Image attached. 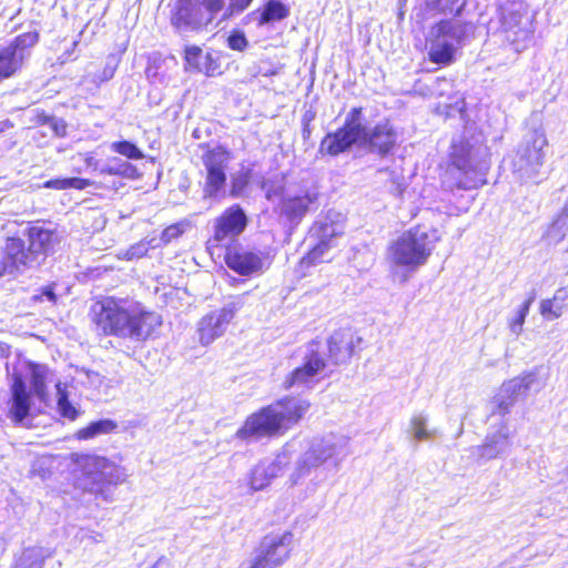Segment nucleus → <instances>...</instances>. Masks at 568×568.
Here are the masks:
<instances>
[{"label":"nucleus","instance_id":"nucleus-27","mask_svg":"<svg viewBox=\"0 0 568 568\" xmlns=\"http://www.w3.org/2000/svg\"><path fill=\"white\" fill-rule=\"evenodd\" d=\"M185 70L203 72L207 77L220 74V63L213 53L203 54L199 47H189L185 49Z\"/></svg>","mask_w":568,"mask_h":568},{"label":"nucleus","instance_id":"nucleus-21","mask_svg":"<svg viewBox=\"0 0 568 568\" xmlns=\"http://www.w3.org/2000/svg\"><path fill=\"white\" fill-rule=\"evenodd\" d=\"M396 141L397 134L394 128L385 121L367 129L364 136H361V148L385 156L394 149Z\"/></svg>","mask_w":568,"mask_h":568},{"label":"nucleus","instance_id":"nucleus-26","mask_svg":"<svg viewBox=\"0 0 568 568\" xmlns=\"http://www.w3.org/2000/svg\"><path fill=\"white\" fill-rule=\"evenodd\" d=\"M24 235L28 240L27 247L41 265L52 246L54 232L41 225H32L26 230Z\"/></svg>","mask_w":568,"mask_h":568},{"label":"nucleus","instance_id":"nucleus-52","mask_svg":"<svg viewBox=\"0 0 568 568\" xmlns=\"http://www.w3.org/2000/svg\"><path fill=\"white\" fill-rule=\"evenodd\" d=\"M170 567V562L166 558L162 557L160 558L153 566L152 568H169Z\"/></svg>","mask_w":568,"mask_h":568},{"label":"nucleus","instance_id":"nucleus-10","mask_svg":"<svg viewBox=\"0 0 568 568\" xmlns=\"http://www.w3.org/2000/svg\"><path fill=\"white\" fill-rule=\"evenodd\" d=\"M320 342L312 341L306 347L303 363L285 378V389L313 388L327 366L325 352L320 351Z\"/></svg>","mask_w":568,"mask_h":568},{"label":"nucleus","instance_id":"nucleus-4","mask_svg":"<svg viewBox=\"0 0 568 568\" xmlns=\"http://www.w3.org/2000/svg\"><path fill=\"white\" fill-rule=\"evenodd\" d=\"M348 444L349 439L343 435L329 434L325 437L313 438L296 460L295 468L290 476L292 485H296L328 462L338 466L351 453Z\"/></svg>","mask_w":568,"mask_h":568},{"label":"nucleus","instance_id":"nucleus-7","mask_svg":"<svg viewBox=\"0 0 568 568\" xmlns=\"http://www.w3.org/2000/svg\"><path fill=\"white\" fill-rule=\"evenodd\" d=\"M204 181L203 199L220 202L226 196V170L232 160L231 152L224 146H215L203 153Z\"/></svg>","mask_w":568,"mask_h":568},{"label":"nucleus","instance_id":"nucleus-47","mask_svg":"<svg viewBox=\"0 0 568 568\" xmlns=\"http://www.w3.org/2000/svg\"><path fill=\"white\" fill-rule=\"evenodd\" d=\"M47 121L48 126L55 136L63 138L67 135V123L63 119L53 116V119H48Z\"/></svg>","mask_w":568,"mask_h":568},{"label":"nucleus","instance_id":"nucleus-42","mask_svg":"<svg viewBox=\"0 0 568 568\" xmlns=\"http://www.w3.org/2000/svg\"><path fill=\"white\" fill-rule=\"evenodd\" d=\"M78 47V41L74 38H62L58 41L57 50H61L62 53L58 55V61L61 64L67 63L68 61L74 60L77 55H74V50Z\"/></svg>","mask_w":568,"mask_h":568},{"label":"nucleus","instance_id":"nucleus-34","mask_svg":"<svg viewBox=\"0 0 568 568\" xmlns=\"http://www.w3.org/2000/svg\"><path fill=\"white\" fill-rule=\"evenodd\" d=\"M536 298V292L532 290L525 302L517 308L515 315L508 320V326L513 334L519 335L523 332V326L529 313L530 306Z\"/></svg>","mask_w":568,"mask_h":568},{"label":"nucleus","instance_id":"nucleus-5","mask_svg":"<svg viewBox=\"0 0 568 568\" xmlns=\"http://www.w3.org/2000/svg\"><path fill=\"white\" fill-rule=\"evenodd\" d=\"M547 138L542 129L527 132L513 160V172L520 182H536L544 164Z\"/></svg>","mask_w":568,"mask_h":568},{"label":"nucleus","instance_id":"nucleus-12","mask_svg":"<svg viewBox=\"0 0 568 568\" xmlns=\"http://www.w3.org/2000/svg\"><path fill=\"white\" fill-rule=\"evenodd\" d=\"M276 410L271 404L247 416L237 429L235 437L246 444L256 443L264 438H272L285 434Z\"/></svg>","mask_w":568,"mask_h":568},{"label":"nucleus","instance_id":"nucleus-59","mask_svg":"<svg viewBox=\"0 0 568 568\" xmlns=\"http://www.w3.org/2000/svg\"><path fill=\"white\" fill-rule=\"evenodd\" d=\"M509 44H510V47H511V49H513L514 51H516V52H519V51H520V47H519V41H518V40H514V41H511Z\"/></svg>","mask_w":568,"mask_h":568},{"label":"nucleus","instance_id":"nucleus-30","mask_svg":"<svg viewBox=\"0 0 568 568\" xmlns=\"http://www.w3.org/2000/svg\"><path fill=\"white\" fill-rule=\"evenodd\" d=\"M197 16V9L191 0H179L171 22L176 28L195 27L200 24Z\"/></svg>","mask_w":568,"mask_h":568},{"label":"nucleus","instance_id":"nucleus-37","mask_svg":"<svg viewBox=\"0 0 568 568\" xmlns=\"http://www.w3.org/2000/svg\"><path fill=\"white\" fill-rule=\"evenodd\" d=\"M92 182L88 179L82 178H64V179H52L44 182L43 186L48 189L55 190H67V189H75V190H84L90 186Z\"/></svg>","mask_w":568,"mask_h":568},{"label":"nucleus","instance_id":"nucleus-8","mask_svg":"<svg viewBox=\"0 0 568 568\" xmlns=\"http://www.w3.org/2000/svg\"><path fill=\"white\" fill-rule=\"evenodd\" d=\"M335 217H337L336 213L328 212L324 216H318L313 223L307 237L312 244L308 253L301 260L303 266L308 267L323 262L331 248L332 240L343 233V226L335 221Z\"/></svg>","mask_w":568,"mask_h":568},{"label":"nucleus","instance_id":"nucleus-39","mask_svg":"<svg viewBox=\"0 0 568 568\" xmlns=\"http://www.w3.org/2000/svg\"><path fill=\"white\" fill-rule=\"evenodd\" d=\"M110 149L129 160H142L144 158L143 151L135 143L128 140L112 142Z\"/></svg>","mask_w":568,"mask_h":568},{"label":"nucleus","instance_id":"nucleus-60","mask_svg":"<svg viewBox=\"0 0 568 568\" xmlns=\"http://www.w3.org/2000/svg\"><path fill=\"white\" fill-rule=\"evenodd\" d=\"M231 36L237 37V36H243V33L239 30H233Z\"/></svg>","mask_w":568,"mask_h":568},{"label":"nucleus","instance_id":"nucleus-13","mask_svg":"<svg viewBox=\"0 0 568 568\" xmlns=\"http://www.w3.org/2000/svg\"><path fill=\"white\" fill-rule=\"evenodd\" d=\"M489 429L481 445L470 447V456L483 464L488 460L505 457L509 454L511 447L508 419H495L494 423L487 419Z\"/></svg>","mask_w":568,"mask_h":568},{"label":"nucleus","instance_id":"nucleus-24","mask_svg":"<svg viewBox=\"0 0 568 568\" xmlns=\"http://www.w3.org/2000/svg\"><path fill=\"white\" fill-rule=\"evenodd\" d=\"M355 341L361 342L359 337H355L349 328L336 331L327 341V351L329 359L333 364L339 365L346 363L353 355Z\"/></svg>","mask_w":568,"mask_h":568},{"label":"nucleus","instance_id":"nucleus-61","mask_svg":"<svg viewBox=\"0 0 568 568\" xmlns=\"http://www.w3.org/2000/svg\"><path fill=\"white\" fill-rule=\"evenodd\" d=\"M266 197H267L268 200H271V199H272V192H271V191H268V192L266 193Z\"/></svg>","mask_w":568,"mask_h":568},{"label":"nucleus","instance_id":"nucleus-3","mask_svg":"<svg viewBox=\"0 0 568 568\" xmlns=\"http://www.w3.org/2000/svg\"><path fill=\"white\" fill-rule=\"evenodd\" d=\"M439 241L437 230L415 226L404 232L388 246V258L395 266L416 271L425 265Z\"/></svg>","mask_w":568,"mask_h":568},{"label":"nucleus","instance_id":"nucleus-18","mask_svg":"<svg viewBox=\"0 0 568 568\" xmlns=\"http://www.w3.org/2000/svg\"><path fill=\"white\" fill-rule=\"evenodd\" d=\"M291 462V453L285 446L274 458L261 460L250 474V487L252 490H262L267 487L273 479L282 476Z\"/></svg>","mask_w":568,"mask_h":568},{"label":"nucleus","instance_id":"nucleus-43","mask_svg":"<svg viewBox=\"0 0 568 568\" xmlns=\"http://www.w3.org/2000/svg\"><path fill=\"white\" fill-rule=\"evenodd\" d=\"M567 232L568 220L562 216H557L548 229V236L559 242L566 236Z\"/></svg>","mask_w":568,"mask_h":568},{"label":"nucleus","instance_id":"nucleus-16","mask_svg":"<svg viewBox=\"0 0 568 568\" xmlns=\"http://www.w3.org/2000/svg\"><path fill=\"white\" fill-rule=\"evenodd\" d=\"M40 265L26 246L24 240L16 236L8 237L0 260V277L17 276Z\"/></svg>","mask_w":568,"mask_h":568},{"label":"nucleus","instance_id":"nucleus-28","mask_svg":"<svg viewBox=\"0 0 568 568\" xmlns=\"http://www.w3.org/2000/svg\"><path fill=\"white\" fill-rule=\"evenodd\" d=\"M426 48L429 61L439 65L453 63L458 51V45L447 38H429Z\"/></svg>","mask_w":568,"mask_h":568},{"label":"nucleus","instance_id":"nucleus-53","mask_svg":"<svg viewBox=\"0 0 568 568\" xmlns=\"http://www.w3.org/2000/svg\"><path fill=\"white\" fill-rule=\"evenodd\" d=\"M252 1L253 0H237V2L235 3L236 10L242 11V10L246 9Z\"/></svg>","mask_w":568,"mask_h":568},{"label":"nucleus","instance_id":"nucleus-36","mask_svg":"<svg viewBox=\"0 0 568 568\" xmlns=\"http://www.w3.org/2000/svg\"><path fill=\"white\" fill-rule=\"evenodd\" d=\"M55 388L58 397L57 406L60 415L70 420H74L79 415V410L70 402L67 386L59 382L57 383Z\"/></svg>","mask_w":568,"mask_h":568},{"label":"nucleus","instance_id":"nucleus-17","mask_svg":"<svg viewBox=\"0 0 568 568\" xmlns=\"http://www.w3.org/2000/svg\"><path fill=\"white\" fill-rule=\"evenodd\" d=\"M224 261L229 268L241 276L260 275L271 265L267 253L244 247L227 248Z\"/></svg>","mask_w":568,"mask_h":568},{"label":"nucleus","instance_id":"nucleus-51","mask_svg":"<svg viewBox=\"0 0 568 568\" xmlns=\"http://www.w3.org/2000/svg\"><path fill=\"white\" fill-rule=\"evenodd\" d=\"M97 172H99V174H101V175H104V174L113 175V169H112L111 162L109 161L106 164L98 166Z\"/></svg>","mask_w":568,"mask_h":568},{"label":"nucleus","instance_id":"nucleus-56","mask_svg":"<svg viewBox=\"0 0 568 568\" xmlns=\"http://www.w3.org/2000/svg\"><path fill=\"white\" fill-rule=\"evenodd\" d=\"M113 74H114V68H109L108 67L103 71V75H104L103 79L104 80H109V79H111L113 77Z\"/></svg>","mask_w":568,"mask_h":568},{"label":"nucleus","instance_id":"nucleus-50","mask_svg":"<svg viewBox=\"0 0 568 568\" xmlns=\"http://www.w3.org/2000/svg\"><path fill=\"white\" fill-rule=\"evenodd\" d=\"M41 296L44 297L47 301H49L51 303H55L57 302V294L54 292V287L51 286V285L43 286L41 288Z\"/></svg>","mask_w":568,"mask_h":568},{"label":"nucleus","instance_id":"nucleus-40","mask_svg":"<svg viewBox=\"0 0 568 568\" xmlns=\"http://www.w3.org/2000/svg\"><path fill=\"white\" fill-rule=\"evenodd\" d=\"M362 112L363 109L361 106L353 108L346 115L343 128L349 130L358 136H364L367 131V126L362 122Z\"/></svg>","mask_w":568,"mask_h":568},{"label":"nucleus","instance_id":"nucleus-29","mask_svg":"<svg viewBox=\"0 0 568 568\" xmlns=\"http://www.w3.org/2000/svg\"><path fill=\"white\" fill-rule=\"evenodd\" d=\"M50 557L51 551L42 546L27 547L16 559L13 568H43L44 560Z\"/></svg>","mask_w":568,"mask_h":568},{"label":"nucleus","instance_id":"nucleus-22","mask_svg":"<svg viewBox=\"0 0 568 568\" xmlns=\"http://www.w3.org/2000/svg\"><path fill=\"white\" fill-rule=\"evenodd\" d=\"M271 406L276 410L281 425L287 432L303 418L311 404L305 398L286 396L272 403Z\"/></svg>","mask_w":568,"mask_h":568},{"label":"nucleus","instance_id":"nucleus-23","mask_svg":"<svg viewBox=\"0 0 568 568\" xmlns=\"http://www.w3.org/2000/svg\"><path fill=\"white\" fill-rule=\"evenodd\" d=\"M26 38H14L8 45H0V81L13 77L24 60Z\"/></svg>","mask_w":568,"mask_h":568},{"label":"nucleus","instance_id":"nucleus-44","mask_svg":"<svg viewBox=\"0 0 568 568\" xmlns=\"http://www.w3.org/2000/svg\"><path fill=\"white\" fill-rule=\"evenodd\" d=\"M149 250L150 242L143 240L130 246V248L124 253V257L126 260L141 258L146 255Z\"/></svg>","mask_w":568,"mask_h":568},{"label":"nucleus","instance_id":"nucleus-33","mask_svg":"<svg viewBox=\"0 0 568 568\" xmlns=\"http://www.w3.org/2000/svg\"><path fill=\"white\" fill-rule=\"evenodd\" d=\"M118 427L116 422L110 418H103L91 422L87 427L81 428L77 433V437L81 440L94 438L114 432Z\"/></svg>","mask_w":568,"mask_h":568},{"label":"nucleus","instance_id":"nucleus-54","mask_svg":"<svg viewBox=\"0 0 568 568\" xmlns=\"http://www.w3.org/2000/svg\"><path fill=\"white\" fill-rule=\"evenodd\" d=\"M54 115H48V114H40L38 116V123H40L41 125H48V119H53Z\"/></svg>","mask_w":568,"mask_h":568},{"label":"nucleus","instance_id":"nucleus-19","mask_svg":"<svg viewBox=\"0 0 568 568\" xmlns=\"http://www.w3.org/2000/svg\"><path fill=\"white\" fill-rule=\"evenodd\" d=\"M316 200V194L308 190H286L281 195L278 205L280 215L285 217L291 226H296L307 214L311 205Z\"/></svg>","mask_w":568,"mask_h":568},{"label":"nucleus","instance_id":"nucleus-58","mask_svg":"<svg viewBox=\"0 0 568 568\" xmlns=\"http://www.w3.org/2000/svg\"><path fill=\"white\" fill-rule=\"evenodd\" d=\"M558 216H562V217L568 220V199L566 200V202L564 204V207L561 209V211L558 214Z\"/></svg>","mask_w":568,"mask_h":568},{"label":"nucleus","instance_id":"nucleus-45","mask_svg":"<svg viewBox=\"0 0 568 568\" xmlns=\"http://www.w3.org/2000/svg\"><path fill=\"white\" fill-rule=\"evenodd\" d=\"M450 2V0H427L425 10L429 17L443 14L446 11V4Z\"/></svg>","mask_w":568,"mask_h":568},{"label":"nucleus","instance_id":"nucleus-57","mask_svg":"<svg viewBox=\"0 0 568 568\" xmlns=\"http://www.w3.org/2000/svg\"><path fill=\"white\" fill-rule=\"evenodd\" d=\"M222 9V2L220 0H215L214 2H212L210 4V10L211 11H217V10H221Z\"/></svg>","mask_w":568,"mask_h":568},{"label":"nucleus","instance_id":"nucleus-48","mask_svg":"<svg viewBox=\"0 0 568 568\" xmlns=\"http://www.w3.org/2000/svg\"><path fill=\"white\" fill-rule=\"evenodd\" d=\"M436 36H452L454 32V26L449 20H440L436 27Z\"/></svg>","mask_w":568,"mask_h":568},{"label":"nucleus","instance_id":"nucleus-15","mask_svg":"<svg viewBox=\"0 0 568 568\" xmlns=\"http://www.w3.org/2000/svg\"><path fill=\"white\" fill-rule=\"evenodd\" d=\"M454 166L465 175L464 181H459V187L470 190L485 183V175L489 163L479 151L462 146L452 154Z\"/></svg>","mask_w":568,"mask_h":568},{"label":"nucleus","instance_id":"nucleus-25","mask_svg":"<svg viewBox=\"0 0 568 568\" xmlns=\"http://www.w3.org/2000/svg\"><path fill=\"white\" fill-rule=\"evenodd\" d=\"M355 144L361 146V136L356 135L349 130L341 128L335 132L327 133L322 139L320 144V152L322 154L337 156L348 151Z\"/></svg>","mask_w":568,"mask_h":568},{"label":"nucleus","instance_id":"nucleus-31","mask_svg":"<svg viewBox=\"0 0 568 568\" xmlns=\"http://www.w3.org/2000/svg\"><path fill=\"white\" fill-rule=\"evenodd\" d=\"M568 293L565 288L558 290L551 298H545L540 302L539 312L547 321L559 318L566 308L565 301Z\"/></svg>","mask_w":568,"mask_h":568},{"label":"nucleus","instance_id":"nucleus-49","mask_svg":"<svg viewBox=\"0 0 568 568\" xmlns=\"http://www.w3.org/2000/svg\"><path fill=\"white\" fill-rule=\"evenodd\" d=\"M232 50L244 51L248 47L247 38H226Z\"/></svg>","mask_w":568,"mask_h":568},{"label":"nucleus","instance_id":"nucleus-55","mask_svg":"<svg viewBox=\"0 0 568 568\" xmlns=\"http://www.w3.org/2000/svg\"><path fill=\"white\" fill-rule=\"evenodd\" d=\"M85 163L89 168H93L94 171L98 170L99 164L94 158H92V156L87 158Z\"/></svg>","mask_w":568,"mask_h":568},{"label":"nucleus","instance_id":"nucleus-11","mask_svg":"<svg viewBox=\"0 0 568 568\" xmlns=\"http://www.w3.org/2000/svg\"><path fill=\"white\" fill-rule=\"evenodd\" d=\"M538 372H530L505 382L494 398L489 420L494 423L495 419L507 418L510 408L518 397L525 395L531 388L535 390L540 389L544 383L538 381Z\"/></svg>","mask_w":568,"mask_h":568},{"label":"nucleus","instance_id":"nucleus-35","mask_svg":"<svg viewBox=\"0 0 568 568\" xmlns=\"http://www.w3.org/2000/svg\"><path fill=\"white\" fill-rule=\"evenodd\" d=\"M288 13V8L280 0H270L264 4L260 13L258 22L267 23L271 21H278L286 18Z\"/></svg>","mask_w":568,"mask_h":568},{"label":"nucleus","instance_id":"nucleus-38","mask_svg":"<svg viewBox=\"0 0 568 568\" xmlns=\"http://www.w3.org/2000/svg\"><path fill=\"white\" fill-rule=\"evenodd\" d=\"M427 419V416L423 413L414 415L410 419V432L418 442L429 439L435 435V430H428L426 428Z\"/></svg>","mask_w":568,"mask_h":568},{"label":"nucleus","instance_id":"nucleus-2","mask_svg":"<svg viewBox=\"0 0 568 568\" xmlns=\"http://www.w3.org/2000/svg\"><path fill=\"white\" fill-rule=\"evenodd\" d=\"M48 366L32 362L28 363L24 373L12 374L8 409V417L12 423L21 424L29 416L32 395L41 403L48 402Z\"/></svg>","mask_w":568,"mask_h":568},{"label":"nucleus","instance_id":"nucleus-46","mask_svg":"<svg viewBox=\"0 0 568 568\" xmlns=\"http://www.w3.org/2000/svg\"><path fill=\"white\" fill-rule=\"evenodd\" d=\"M183 226L182 224H172L168 227H165L161 234V241L164 244L170 243L171 241L178 239L183 233Z\"/></svg>","mask_w":568,"mask_h":568},{"label":"nucleus","instance_id":"nucleus-41","mask_svg":"<svg viewBox=\"0 0 568 568\" xmlns=\"http://www.w3.org/2000/svg\"><path fill=\"white\" fill-rule=\"evenodd\" d=\"M110 162L112 164L113 175L131 180L139 179L141 175L138 168L128 161L112 158Z\"/></svg>","mask_w":568,"mask_h":568},{"label":"nucleus","instance_id":"nucleus-63","mask_svg":"<svg viewBox=\"0 0 568 568\" xmlns=\"http://www.w3.org/2000/svg\"><path fill=\"white\" fill-rule=\"evenodd\" d=\"M102 496L103 499H106V496L103 494H100Z\"/></svg>","mask_w":568,"mask_h":568},{"label":"nucleus","instance_id":"nucleus-62","mask_svg":"<svg viewBox=\"0 0 568 568\" xmlns=\"http://www.w3.org/2000/svg\"><path fill=\"white\" fill-rule=\"evenodd\" d=\"M37 39H38V38H31V42H30V44H34V42H36V40H37Z\"/></svg>","mask_w":568,"mask_h":568},{"label":"nucleus","instance_id":"nucleus-1","mask_svg":"<svg viewBox=\"0 0 568 568\" xmlns=\"http://www.w3.org/2000/svg\"><path fill=\"white\" fill-rule=\"evenodd\" d=\"M93 322L104 335L132 342H144L161 326L162 318L138 303H126L108 297L91 307Z\"/></svg>","mask_w":568,"mask_h":568},{"label":"nucleus","instance_id":"nucleus-20","mask_svg":"<svg viewBox=\"0 0 568 568\" xmlns=\"http://www.w3.org/2000/svg\"><path fill=\"white\" fill-rule=\"evenodd\" d=\"M247 225V216L239 204L227 207L214 221V234L211 241L220 243L227 239L237 237Z\"/></svg>","mask_w":568,"mask_h":568},{"label":"nucleus","instance_id":"nucleus-14","mask_svg":"<svg viewBox=\"0 0 568 568\" xmlns=\"http://www.w3.org/2000/svg\"><path fill=\"white\" fill-rule=\"evenodd\" d=\"M244 298L245 295H237L222 308L206 314L199 321L197 333L202 345H210L225 333L236 312L243 307Z\"/></svg>","mask_w":568,"mask_h":568},{"label":"nucleus","instance_id":"nucleus-64","mask_svg":"<svg viewBox=\"0 0 568 568\" xmlns=\"http://www.w3.org/2000/svg\"><path fill=\"white\" fill-rule=\"evenodd\" d=\"M102 496L103 499H106V496L103 494H100Z\"/></svg>","mask_w":568,"mask_h":568},{"label":"nucleus","instance_id":"nucleus-6","mask_svg":"<svg viewBox=\"0 0 568 568\" xmlns=\"http://www.w3.org/2000/svg\"><path fill=\"white\" fill-rule=\"evenodd\" d=\"M79 464L83 475L80 485L93 494H103L104 485L116 486L129 476L124 467L98 455L83 456Z\"/></svg>","mask_w":568,"mask_h":568},{"label":"nucleus","instance_id":"nucleus-9","mask_svg":"<svg viewBox=\"0 0 568 568\" xmlns=\"http://www.w3.org/2000/svg\"><path fill=\"white\" fill-rule=\"evenodd\" d=\"M293 534L284 531L265 536L255 548L252 559L241 568H278L290 557Z\"/></svg>","mask_w":568,"mask_h":568},{"label":"nucleus","instance_id":"nucleus-32","mask_svg":"<svg viewBox=\"0 0 568 568\" xmlns=\"http://www.w3.org/2000/svg\"><path fill=\"white\" fill-rule=\"evenodd\" d=\"M253 178V170L250 165L241 163L239 170L231 174L230 196L239 199L244 196L247 186Z\"/></svg>","mask_w":568,"mask_h":568}]
</instances>
